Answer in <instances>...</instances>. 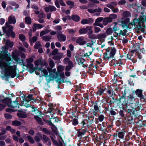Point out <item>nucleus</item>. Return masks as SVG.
<instances>
[{
  "instance_id": "nucleus-1",
  "label": "nucleus",
  "mask_w": 146,
  "mask_h": 146,
  "mask_svg": "<svg viewBox=\"0 0 146 146\" xmlns=\"http://www.w3.org/2000/svg\"><path fill=\"white\" fill-rule=\"evenodd\" d=\"M6 50L0 53V68L4 71L5 75L14 78L16 76V66L12 65L14 62L11 60L10 54H8Z\"/></svg>"
},
{
  "instance_id": "nucleus-2",
  "label": "nucleus",
  "mask_w": 146,
  "mask_h": 146,
  "mask_svg": "<svg viewBox=\"0 0 146 146\" xmlns=\"http://www.w3.org/2000/svg\"><path fill=\"white\" fill-rule=\"evenodd\" d=\"M35 66H38L40 65L41 67L44 66L47 69H43L42 70H39V72H41V74L44 75L46 77V79L48 83H49L50 81L53 80L56 76L57 75V73L56 72V69H51L50 68L47 67L48 64L45 61L43 60L42 62V59L40 58L35 62Z\"/></svg>"
},
{
  "instance_id": "nucleus-3",
  "label": "nucleus",
  "mask_w": 146,
  "mask_h": 146,
  "mask_svg": "<svg viewBox=\"0 0 146 146\" xmlns=\"http://www.w3.org/2000/svg\"><path fill=\"white\" fill-rule=\"evenodd\" d=\"M16 22V20L15 17L9 16L8 18V22L5 23L6 26L2 27L3 32L6 33L8 36H11L13 38L15 37V34L13 31V27L9 24H15Z\"/></svg>"
},
{
  "instance_id": "nucleus-4",
  "label": "nucleus",
  "mask_w": 146,
  "mask_h": 146,
  "mask_svg": "<svg viewBox=\"0 0 146 146\" xmlns=\"http://www.w3.org/2000/svg\"><path fill=\"white\" fill-rule=\"evenodd\" d=\"M7 101L8 102L7 103V104L9 108L6 109L7 112H10L18 110L19 107L18 102L15 101L12 102L11 100L9 98L7 99Z\"/></svg>"
},
{
  "instance_id": "nucleus-5",
  "label": "nucleus",
  "mask_w": 146,
  "mask_h": 146,
  "mask_svg": "<svg viewBox=\"0 0 146 146\" xmlns=\"http://www.w3.org/2000/svg\"><path fill=\"white\" fill-rule=\"evenodd\" d=\"M106 50L107 51H108L104 53V58L105 61H108L113 57L115 54L116 49L114 47L112 48L110 52L109 51L108 49H106Z\"/></svg>"
},
{
  "instance_id": "nucleus-6",
  "label": "nucleus",
  "mask_w": 146,
  "mask_h": 146,
  "mask_svg": "<svg viewBox=\"0 0 146 146\" xmlns=\"http://www.w3.org/2000/svg\"><path fill=\"white\" fill-rule=\"evenodd\" d=\"M52 54L54 56L52 58L55 60H59L61 59L63 56V54L61 53H59L58 50L55 49L53 50L52 53Z\"/></svg>"
},
{
  "instance_id": "nucleus-7",
  "label": "nucleus",
  "mask_w": 146,
  "mask_h": 146,
  "mask_svg": "<svg viewBox=\"0 0 146 146\" xmlns=\"http://www.w3.org/2000/svg\"><path fill=\"white\" fill-rule=\"evenodd\" d=\"M17 111L20 112L18 113L17 114V115L19 117L23 118H25L26 117L27 115L25 113H26V110L21 109L20 110H18Z\"/></svg>"
},
{
  "instance_id": "nucleus-8",
  "label": "nucleus",
  "mask_w": 146,
  "mask_h": 146,
  "mask_svg": "<svg viewBox=\"0 0 146 146\" xmlns=\"http://www.w3.org/2000/svg\"><path fill=\"white\" fill-rule=\"evenodd\" d=\"M57 38L60 41H64L66 40V37L65 35L60 33L57 36Z\"/></svg>"
},
{
  "instance_id": "nucleus-9",
  "label": "nucleus",
  "mask_w": 146,
  "mask_h": 146,
  "mask_svg": "<svg viewBox=\"0 0 146 146\" xmlns=\"http://www.w3.org/2000/svg\"><path fill=\"white\" fill-rule=\"evenodd\" d=\"M43 27L42 25L39 24L34 23L32 27L33 31L34 32L37 29H40L42 28Z\"/></svg>"
},
{
  "instance_id": "nucleus-10",
  "label": "nucleus",
  "mask_w": 146,
  "mask_h": 146,
  "mask_svg": "<svg viewBox=\"0 0 146 146\" xmlns=\"http://www.w3.org/2000/svg\"><path fill=\"white\" fill-rule=\"evenodd\" d=\"M76 42L80 45H83L86 43V41L83 37H80L77 40Z\"/></svg>"
},
{
  "instance_id": "nucleus-11",
  "label": "nucleus",
  "mask_w": 146,
  "mask_h": 146,
  "mask_svg": "<svg viewBox=\"0 0 146 146\" xmlns=\"http://www.w3.org/2000/svg\"><path fill=\"white\" fill-rule=\"evenodd\" d=\"M41 113H40V115L38 114L37 115H35L34 118L39 124L42 125L43 123L41 119V118H42V117L41 116Z\"/></svg>"
},
{
  "instance_id": "nucleus-12",
  "label": "nucleus",
  "mask_w": 146,
  "mask_h": 146,
  "mask_svg": "<svg viewBox=\"0 0 146 146\" xmlns=\"http://www.w3.org/2000/svg\"><path fill=\"white\" fill-rule=\"evenodd\" d=\"M49 124L51 126V129L53 133L57 135L58 134L57 128L52 123L51 121L49 122Z\"/></svg>"
},
{
  "instance_id": "nucleus-13",
  "label": "nucleus",
  "mask_w": 146,
  "mask_h": 146,
  "mask_svg": "<svg viewBox=\"0 0 146 146\" xmlns=\"http://www.w3.org/2000/svg\"><path fill=\"white\" fill-rule=\"evenodd\" d=\"M93 22V20L91 18L83 19L81 21V23L83 25L92 23Z\"/></svg>"
},
{
  "instance_id": "nucleus-14",
  "label": "nucleus",
  "mask_w": 146,
  "mask_h": 146,
  "mask_svg": "<svg viewBox=\"0 0 146 146\" xmlns=\"http://www.w3.org/2000/svg\"><path fill=\"white\" fill-rule=\"evenodd\" d=\"M4 42H5L6 44V46L7 47H12L13 45V42L10 41L9 40H6L5 39H4Z\"/></svg>"
},
{
  "instance_id": "nucleus-15",
  "label": "nucleus",
  "mask_w": 146,
  "mask_h": 146,
  "mask_svg": "<svg viewBox=\"0 0 146 146\" xmlns=\"http://www.w3.org/2000/svg\"><path fill=\"white\" fill-rule=\"evenodd\" d=\"M9 4L10 5H11L15 6V7L14 8H13L11 7V6H9V8L11 9H18L19 8V5L17 4L15 2L13 1H11L9 2Z\"/></svg>"
},
{
  "instance_id": "nucleus-16",
  "label": "nucleus",
  "mask_w": 146,
  "mask_h": 146,
  "mask_svg": "<svg viewBox=\"0 0 146 146\" xmlns=\"http://www.w3.org/2000/svg\"><path fill=\"white\" fill-rule=\"evenodd\" d=\"M32 114L33 115H35V114H38L40 115L41 112L38 110L37 108L33 106L32 107Z\"/></svg>"
},
{
  "instance_id": "nucleus-17",
  "label": "nucleus",
  "mask_w": 146,
  "mask_h": 146,
  "mask_svg": "<svg viewBox=\"0 0 146 146\" xmlns=\"http://www.w3.org/2000/svg\"><path fill=\"white\" fill-rule=\"evenodd\" d=\"M13 58L15 61L18 63H21L23 62V60L20 59L19 56L16 55H13Z\"/></svg>"
},
{
  "instance_id": "nucleus-18",
  "label": "nucleus",
  "mask_w": 146,
  "mask_h": 146,
  "mask_svg": "<svg viewBox=\"0 0 146 146\" xmlns=\"http://www.w3.org/2000/svg\"><path fill=\"white\" fill-rule=\"evenodd\" d=\"M93 27L92 26H88L86 28V33H88V34L90 35L93 33V32L92 30Z\"/></svg>"
},
{
  "instance_id": "nucleus-19",
  "label": "nucleus",
  "mask_w": 146,
  "mask_h": 146,
  "mask_svg": "<svg viewBox=\"0 0 146 146\" xmlns=\"http://www.w3.org/2000/svg\"><path fill=\"white\" fill-rule=\"evenodd\" d=\"M112 21V19L111 18H106L104 19L103 21V24L106 25L108 23H110Z\"/></svg>"
},
{
  "instance_id": "nucleus-20",
  "label": "nucleus",
  "mask_w": 146,
  "mask_h": 146,
  "mask_svg": "<svg viewBox=\"0 0 146 146\" xmlns=\"http://www.w3.org/2000/svg\"><path fill=\"white\" fill-rule=\"evenodd\" d=\"M135 100V98L133 97L132 96L130 95L128 97V100L127 101V103L133 104V102H134Z\"/></svg>"
},
{
  "instance_id": "nucleus-21",
  "label": "nucleus",
  "mask_w": 146,
  "mask_h": 146,
  "mask_svg": "<svg viewBox=\"0 0 146 146\" xmlns=\"http://www.w3.org/2000/svg\"><path fill=\"white\" fill-rule=\"evenodd\" d=\"M29 40L30 42V44L33 45V43L35 42L37 40V37L36 36H35L32 38L29 39Z\"/></svg>"
},
{
  "instance_id": "nucleus-22",
  "label": "nucleus",
  "mask_w": 146,
  "mask_h": 146,
  "mask_svg": "<svg viewBox=\"0 0 146 146\" xmlns=\"http://www.w3.org/2000/svg\"><path fill=\"white\" fill-rule=\"evenodd\" d=\"M135 92L136 94L139 97L141 98H143L142 90L139 89H137L136 90Z\"/></svg>"
},
{
  "instance_id": "nucleus-23",
  "label": "nucleus",
  "mask_w": 146,
  "mask_h": 146,
  "mask_svg": "<svg viewBox=\"0 0 146 146\" xmlns=\"http://www.w3.org/2000/svg\"><path fill=\"white\" fill-rule=\"evenodd\" d=\"M125 131L124 129H122L121 131L118 133V136L120 138L123 139L124 136V134Z\"/></svg>"
},
{
  "instance_id": "nucleus-24",
  "label": "nucleus",
  "mask_w": 146,
  "mask_h": 146,
  "mask_svg": "<svg viewBox=\"0 0 146 146\" xmlns=\"http://www.w3.org/2000/svg\"><path fill=\"white\" fill-rule=\"evenodd\" d=\"M50 31L47 29H45L44 30L41 31L40 33V36H42L45 34H47L50 32Z\"/></svg>"
},
{
  "instance_id": "nucleus-25",
  "label": "nucleus",
  "mask_w": 146,
  "mask_h": 146,
  "mask_svg": "<svg viewBox=\"0 0 146 146\" xmlns=\"http://www.w3.org/2000/svg\"><path fill=\"white\" fill-rule=\"evenodd\" d=\"M57 72L58 74L62 71L64 69V66L61 65L58 66L57 67Z\"/></svg>"
},
{
  "instance_id": "nucleus-26",
  "label": "nucleus",
  "mask_w": 146,
  "mask_h": 146,
  "mask_svg": "<svg viewBox=\"0 0 146 146\" xmlns=\"http://www.w3.org/2000/svg\"><path fill=\"white\" fill-rule=\"evenodd\" d=\"M106 36V34L105 33H103L102 34L98 35L97 36V38L98 39H102L105 38Z\"/></svg>"
},
{
  "instance_id": "nucleus-27",
  "label": "nucleus",
  "mask_w": 146,
  "mask_h": 146,
  "mask_svg": "<svg viewBox=\"0 0 146 146\" xmlns=\"http://www.w3.org/2000/svg\"><path fill=\"white\" fill-rule=\"evenodd\" d=\"M116 5L117 4L115 3H113L111 4H107L106 6L111 9H118L117 8H114V5Z\"/></svg>"
},
{
  "instance_id": "nucleus-28",
  "label": "nucleus",
  "mask_w": 146,
  "mask_h": 146,
  "mask_svg": "<svg viewBox=\"0 0 146 146\" xmlns=\"http://www.w3.org/2000/svg\"><path fill=\"white\" fill-rule=\"evenodd\" d=\"M51 38V36L49 35L48 36H44L42 37V40L46 41H49Z\"/></svg>"
},
{
  "instance_id": "nucleus-29",
  "label": "nucleus",
  "mask_w": 146,
  "mask_h": 146,
  "mask_svg": "<svg viewBox=\"0 0 146 146\" xmlns=\"http://www.w3.org/2000/svg\"><path fill=\"white\" fill-rule=\"evenodd\" d=\"M66 3L68 5L70 6V9L72 8L74 6V3L72 1L68 0L67 1Z\"/></svg>"
},
{
  "instance_id": "nucleus-30",
  "label": "nucleus",
  "mask_w": 146,
  "mask_h": 146,
  "mask_svg": "<svg viewBox=\"0 0 146 146\" xmlns=\"http://www.w3.org/2000/svg\"><path fill=\"white\" fill-rule=\"evenodd\" d=\"M42 140L44 142H48L49 145H51V143L49 141L48 138L45 135H43Z\"/></svg>"
},
{
  "instance_id": "nucleus-31",
  "label": "nucleus",
  "mask_w": 146,
  "mask_h": 146,
  "mask_svg": "<svg viewBox=\"0 0 146 146\" xmlns=\"http://www.w3.org/2000/svg\"><path fill=\"white\" fill-rule=\"evenodd\" d=\"M21 124V123L18 121L15 120L12 121V124L13 125L18 126Z\"/></svg>"
},
{
  "instance_id": "nucleus-32",
  "label": "nucleus",
  "mask_w": 146,
  "mask_h": 146,
  "mask_svg": "<svg viewBox=\"0 0 146 146\" xmlns=\"http://www.w3.org/2000/svg\"><path fill=\"white\" fill-rule=\"evenodd\" d=\"M42 138V136L40 133H38L35 137L36 141H39L40 139Z\"/></svg>"
},
{
  "instance_id": "nucleus-33",
  "label": "nucleus",
  "mask_w": 146,
  "mask_h": 146,
  "mask_svg": "<svg viewBox=\"0 0 146 146\" xmlns=\"http://www.w3.org/2000/svg\"><path fill=\"white\" fill-rule=\"evenodd\" d=\"M72 19L73 20L76 21H78L80 19V18L79 16L77 15H73L72 17Z\"/></svg>"
},
{
  "instance_id": "nucleus-34",
  "label": "nucleus",
  "mask_w": 146,
  "mask_h": 146,
  "mask_svg": "<svg viewBox=\"0 0 146 146\" xmlns=\"http://www.w3.org/2000/svg\"><path fill=\"white\" fill-rule=\"evenodd\" d=\"M21 104L22 106H25L26 108L30 107V105L29 104H27V102L26 101L24 100L23 101H22L21 103Z\"/></svg>"
},
{
  "instance_id": "nucleus-35",
  "label": "nucleus",
  "mask_w": 146,
  "mask_h": 146,
  "mask_svg": "<svg viewBox=\"0 0 146 146\" xmlns=\"http://www.w3.org/2000/svg\"><path fill=\"white\" fill-rule=\"evenodd\" d=\"M48 106L49 110L48 111L49 112L51 113L54 109L53 104L51 103H50L48 105Z\"/></svg>"
},
{
  "instance_id": "nucleus-36",
  "label": "nucleus",
  "mask_w": 146,
  "mask_h": 146,
  "mask_svg": "<svg viewBox=\"0 0 146 146\" xmlns=\"http://www.w3.org/2000/svg\"><path fill=\"white\" fill-rule=\"evenodd\" d=\"M72 119L73 121L72 122V124L74 126L77 125L78 123L77 119L76 118H73V117H72Z\"/></svg>"
},
{
  "instance_id": "nucleus-37",
  "label": "nucleus",
  "mask_w": 146,
  "mask_h": 146,
  "mask_svg": "<svg viewBox=\"0 0 146 146\" xmlns=\"http://www.w3.org/2000/svg\"><path fill=\"white\" fill-rule=\"evenodd\" d=\"M67 31L69 33L72 35H74V33L76 31L74 30L73 29H67Z\"/></svg>"
},
{
  "instance_id": "nucleus-38",
  "label": "nucleus",
  "mask_w": 146,
  "mask_h": 146,
  "mask_svg": "<svg viewBox=\"0 0 146 146\" xmlns=\"http://www.w3.org/2000/svg\"><path fill=\"white\" fill-rule=\"evenodd\" d=\"M41 46V45L40 41H38L35 43L34 47L36 49H38Z\"/></svg>"
},
{
  "instance_id": "nucleus-39",
  "label": "nucleus",
  "mask_w": 146,
  "mask_h": 146,
  "mask_svg": "<svg viewBox=\"0 0 146 146\" xmlns=\"http://www.w3.org/2000/svg\"><path fill=\"white\" fill-rule=\"evenodd\" d=\"M102 20L103 18L102 17H99L97 18L95 22L94 25L100 23L102 22Z\"/></svg>"
},
{
  "instance_id": "nucleus-40",
  "label": "nucleus",
  "mask_w": 146,
  "mask_h": 146,
  "mask_svg": "<svg viewBox=\"0 0 146 146\" xmlns=\"http://www.w3.org/2000/svg\"><path fill=\"white\" fill-rule=\"evenodd\" d=\"M25 20L26 23L28 24H30L31 23V20L30 18L25 17Z\"/></svg>"
},
{
  "instance_id": "nucleus-41",
  "label": "nucleus",
  "mask_w": 146,
  "mask_h": 146,
  "mask_svg": "<svg viewBox=\"0 0 146 146\" xmlns=\"http://www.w3.org/2000/svg\"><path fill=\"white\" fill-rule=\"evenodd\" d=\"M79 33L81 34H84L86 33V28H83L79 30Z\"/></svg>"
},
{
  "instance_id": "nucleus-42",
  "label": "nucleus",
  "mask_w": 146,
  "mask_h": 146,
  "mask_svg": "<svg viewBox=\"0 0 146 146\" xmlns=\"http://www.w3.org/2000/svg\"><path fill=\"white\" fill-rule=\"evenodd\" d=\"M19 38L21 41H23L25 40V36L22 34H20L19 36Z\"/></svg>"
},
{
  "instance_id": "nucleus-43",
  "label": "nucleus",
  "mask_w": 146,
  "mask_h": 146,
  "mask_svg": "<svg viewBox=\"0 0 146 146\" xmlns=\"http://www.w3.org/2000/svg\"><path fill=\"white\" fill-rule=\"evenodd\" d=\"M27 138L30 143H34V140L31 137L28 135Z\"/></svg>"
},
{
  "instance_id": "nucleus-44",
  "label": "nucleus",
  "mask_w": 146,
  "mask_h": 146,
  "mask_svg": "<svg viewBox=\"0 0 146 146\" xmlns=\"http://www.w3.org/2000/svg\"><path fill=\"white\" fill-rule=\"evenodd\" d=\"M78 63L79 64L82 65L83 63L84 60L82 58H78L77 60Z\"/></svg>"
},
{
  "instance_id": "nucleus-45",
  "label": "nucleus",
  "mask_w": 146,
  "mask_h": 146,
  "mask_svg": "<svg viewBox=\"0 0 146 146\" xmlns=\"http://www.w3.org/2000/svg\"><path fill=\"white\" fill-rule=\"evenodd\" d=\"M126 3V1L125 0H121L118 2V4L119 5H125V3Z\"/></svg>"
},
{
  "instance_id": "nucleus-46",
  "label": "nucleus",
  "mask_w": 146,
  "mask_h": 146,
  "mask_svg": "<svg viewBox=\"0 0 146 146\" xmlns=\"http://www.w3.org/2000/svg\"><path fill=\"white\" fill-rule=\"evenodd\" d=\"M101 10H88V11L91 13H93L96 11L100 12H101Z\"/></svg>"
},
{
  "instance_id": "nucleus-47",
  "label": "nucleus",
  "mask_w": 146,
  "mask_h": 146,
  "mask_svg": "<svg viewBox=\"0 0 146 146\" xmlns=\"http://www.w3.org/2000/svg\"><path fill=\"white\" fill-rule=\"evenodd\" d=\"M106 32L108 35H111L112 33V29L111 28H109L107 29Z\"/></svg>"
},
{
  "instance_id": "nucleus-48",
  "label": "nucleus",
  "mask_w": 146,
  "mask_h": 146,
  "mask_svg": "<svg viewBox=\"0 0 146 146\" xmlns=\"http://www.w3.org/2000/svg\"><path fill=\"white\" fill-rule=\"evenodd\" d=\"M44 9H56V8L54 6L49 5L48 7H45Z\"/></svg>"
},
{
  "instance_id": "nucleus-49",
  "label": "nucleus",
  "mask_w": 146,
  "mask_h": 146,
  "mask_svg": "<svg viewBox=\"0 0 146 146\" xmlns=\"http://www.w3.org/2000/svg\"><path fill=\"white\" fill-rule=\"evenodd\" d=\"M70 61L69 58L67 57L64 59L63 62L64 64H68Z\"/></svg>"
},
{
  "instance_id": "nucleus-50",
  "label": "nucleus",
  "mask_w": 146,
  "mask_h": 146,
  "mask_svg": "<svg viewBox=\"0 0 146 146\" xmlns=\"http://www.w3.org/2000/svg\"><path fill=\"white\" fill-rule=\"evenodd\" d=\"M118 25L116 23H115V25L113 27V29L114 31H116L119 29Z\"/></svg>"
},
{
  "instance_id": "nucleus-51",
  "label": "nucleus",
  "mask_w": 146,
  "mask_h": 146,
  "mask_svg": "<svg viewBox=\"0 0 146 146\" xmlns=\"http://www.w3.org/2000/svg\"><path fill=\"white\" fill-rule=\"evenodd\" d=\"M94 109L97 112H98L100 111L99 108L97 105L96 104H95L94 105Z\"/></svg>"
},
{
  "instance_id": "nucleus-52",
  "label": "nucleus",
  "mask_w": 146,
  "mask_h": 146,
  "mask_svg": "<svg viewBox=\"0 0 146 146\" xmlns=\"http://www.w3.org/2000/svg\"><path fill=\"white\" fill-rule=\"evenodd\" d=\"M104 92V90L102 89H100L98 90L97 94L98 95H101Z\"/></svg>"
},
{
  "instance_id": "nucleus-53",
  "label": "nucleus",
  "mask_w": 146,
  "mask_h": 146,
  "mask_svg": "<svg viewBox=\"0 0 146 146\" xmlns=\"http://www.w3.org/2000/svg\"><path fill=\"white\" fill-rule=\"evenodd\" d=\"M94 31L96 33H97L101 31V29L100 28L97 27H94Z\"/></svg>"
},
{
  "instance_id": "nucleus-54",
  "label": "nucleus",
  "mask_w": 146,
  "mask_h": 146,
  "mask_svg": "<svg viewBox=\"0 0 146 146\" xmlns=\"http://www.w3.org/2000/svg\"><path fill=\"white\" fill-rule=\"evenodd\" d=\"M49 65L50 67L52 68L54 66V61L52 60L50 61L49 62Z\"/></svg>"
},
{
  "instance_id": "nucleus-55",
  "label": "nucleus",
  "mask_w": 146,
  "mask_h": 146,
  "mask_svg": "<svg viewBox=\"0 0 146 146\" xmlns=\"http://www.w3.org/2000/svg\"><path fill=\"white\" fill-rule=\"evenodd\" d=\"M86 46L90 47L92 48V50L95 49V48H93L92 46H93V44L92 43H87L86 44Z\"/></svg>"
},
{
  "instance_id": "nucleus-56",
  "label": "nucleus",
  "mask_w": 146,
  "mask_h": 146,
  "mask_svg": "<svg viewBox=\"0 0 146 146\" xmlns=\"http://www.w3.org/2000/svg\"><path fill=\"white\" fill-rule=\"evenodd\" d=\"M4 115L5 118L7 119H11L12 117L11 116L7 113H5Z\"/></svg>"
},
{
  "instance_id": "nucleus-57",
  "label": "nucleus",
  "mask_w": 146,
  "mask_h": 146,
  "mask_svg": "<svg viewBox=\"0 0 146 146\" xmlns=\"http://www.w3.org/2000/svg\"><path fill=\"white\" fill-rule=\"evenodd\" d=\"M130 15L128 11H125L123 13V15L124 17H128Z\"/></svg>"
},
{
  "instance_id": "nucleus-58",
  "label": "nucleus",
  "mask_w": 146,
  "mask_h": 146,
  "mask_svg": "<svg viewBox=\"0 0 146 146\" xmlns=\"http://www.w3.org/2000/svg\"><path fill=\"white\" fill-rule=\"evenodd\" d=\"M26 61L27 62L31 63L33 62L34 60L33 58H30L28 59H27Z\"/></svg>"
},
{
  "instance_id": "nucleus-59",
  "label": "nucleus",
  "mask_w": 146,
  "mask_h": 146,
  "mask_svg": "<svg viewBox=\"0 0 146 146\" xmlns=\"http://www.w3.org/2000/svg\"><path fill=\"white\" fill-rule=\"evenodd\" d=\"M31 7L33 9H38V7L35 4L31 5Z\"/></svg>"
},
{
  "instance_id": "nucleus-60",
  "label": "nucleus",
  "mask_w": 146,
  "mask_h": 146,
  "mask_svg": "<svg viewBox=\"0 0 146 146\" xmlns=\"http://www.w3.org/2000/svg\"><path fill=\"white\" fill-rule=\"evenodd\" d=\"M92 53V52H89L88 53H86L84 54V56L86 57H88Z\"/></svg>"
},
{
  "instance_id": "nucleus-61",
  "label": "nucleus",
  "mask_w": 146,
  "mask_h": 146,
  "mask_svg": "<svg viewBox=\"0 0 146 146\" xmlns=\"http://www.w3.org/2000/svg\"><path fill=\"white\" fill-rule=\"evenodd\" d=\"M108 43L110 46L113 45L114 44V42L111 40H109L108 42Z\"/></svg>"
},
{
  "instance_id": "nucleus-62",
  "label": "nucleus",
  "mask_w": 146,
  "mask_h": 146,
  "mask_svg": "<svg viewBox=\"0 0 146 146\" xmlns=\"http://www.w3.org/2000/svg\"><path fill=\"white\" fill-rule=\"evenodd\" d=\"M55 5L58 8L60 7V5L59 3V1L58 0H56L55 1Z\"/></svg>"
},
{
  "instance_id": "nucleus-63",
  "label": "nucleus",
  "mask_w": 146,
  "mask_h": 146,
  "mask_svg": "<svg viewBox=\"0 0 146 146\" xmlns=\"http://www.w3.org/2000/svg\"><path fill=\"white\" fill-rule=\"evenodd\" d=\"M19 49L22 51L23 52H25V49L23 47L21 46H19L18 47Z\"/></svg>"
},
{
  "instance_id": "nucleus-64",
  "label": "nucleus",
  "mask_w": 146,
  "mask_h": 146,
  "mask_svg": "<svg viewBox=\"0 0 146 146\" xmlns=\"http://www.w3.org/2000/svg\"><path fill=\"white\" fill-rule=\"evenodd\" d=\"M104 116L101 115L99 117V120L100 121H102L104 119Z\"/></svg>"
}]
</instances>
